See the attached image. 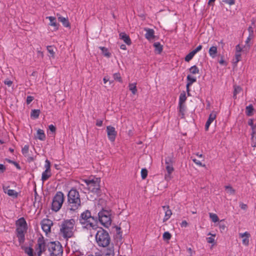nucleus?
Masks as SVG:
<instances>
[{"label":"nucleus","mask_w":256,"mask_h":256,"mask_svg":"<svg viewBox=\"0 0 256 256\" xmlns=\"http://www.w3.org/2000/svg\"><path fill=\"white\" fill-rule=\"evenodd\" d=\"M218 52L217 47L216 46H211L208 50V53L210 56L212 58H214L216 56V54Z\"/></svg>","instance_id":"obj_21"},{"label":"nucleus","mask_w":256,"mask_h":256,"mask_svg":"<svg viewBox=\"0 0 256 256\" xmlns=\"http://www.w3.org/2000/svg\"><path fill=\"white\" fill-rule=\"evenodd\" d=\"M202 48V46L199 45L195 50H193L194 53L196 54L198 52L200 51Z\"/></svg>","instance_id":"obj_55"},{"label":"nucleus","mask_w":256,"mask_h":256,"mask_svg":"<svg viewBox=\"0 0 256 256\" xmlns=\"http://www.w3.org/2000/svg\"><path fill=\"white\" fill-rule=\"evenodd\" d=\"M114 250L113 248H110L106 249L104 252H103L100 256H114Z\"/></svg>","instance_id":"obj_22"},{"label":"nucleus","mask_w":256,"mask_h":256,"mask_svg":"<svg viewBox=\"0 0 256 256\" xmlns=\"http://www.w3.org/2000/svg\"><path fill=\"white\" fill-rule=\"evenodd\" d=\"M80 223L84 228L95 230L98 228L96 218L92 216L91 212L86 210L82 212L79 218Z\"/></svg>","instance_id":"obj_1"},{"label":"nucleus","mask_w":256,"mask_h":256,"mask_svg":"<svg viewBox=\"0 0 256 256\" xmlns=\"http://www.w3.org/2000/svg\"><path fill=\"white\" fill-rule=\"evenodd\" d=\"M224 2L230 5H233L235 3L234 0H224Z\"/></svg>","instance_id":"obj_53"},{"label":"nucleus","mask_w":256,"mask_h":256,"mask_svg":"<svg viewBox=\"0 0 256 256\" xmlns=\"http://www.w3.org/2000/svg\"><path fill=\"white\" fill-rule=\"evenodd\" d=\"M162 237L164 240H168L170 239L172 236L169 232H166L164 233Z\"/></svg>","instance_id":"obj_42"},{"label":"nucleus","mask_w":256,"mask_h":256,"mask_svg":"<svg viewBox=\"0 0 256 256\" xmlns=\"http://www.w3.org/2000/svg\"><path fill=\"white\" fill-rule=\"evenodd\" d=\"M48 129L52 132H55L56 128L53 124H50L48 126Z\"/></svg>","instance_id":"obj_54"},{"label":"nucleus","mask_w":256,"mask_h":256,"mask_svg":"<svg viewBox=\"0 0 256 256\" xmlns=\"http://www.w3.org/2000/svg\"><path fill=\"white\" fill-rule=\"evenodd\" d=\"M241 58V54L238 52H236L235 54V58L234 60V63L236 64L240 60Z\"/></svg>","instance_id":"obj_40"},{"label":"nucleus","mask_w":256,"mask_h":256,"mask_svg":"<svg viewBox=\"0 0 256 256\" xmlns=\"http://www.w3.org/2000/svg\"><path fill=\"white\" fill-rule=\"evenodd\" d=\"M165 163L166 165H172L174 164V160L172 156H168L165 159Z\"/></svg>","instance_id":"obj_33"},{"label":"nucleus","mask_w":256,"mask_h":256,"mask_svg":"<svg viewBox=\"0 0 256 256\" xmlns=\"http://www.w3.org/2000/svg\"><path fill=\"white\" fill-rule=\"evenodd\" d=\"M47 50L48 52L50 54L52 58L54 57V54L55 52L54 50L53 47L51 46H47Z\"/></svg>","instance_id":"obj_43"},{"label":"nucleus","mask_w":256,"mask_h":256,"mask_svg":"<svg viewBox=\"0 0 256 256\" xmlns=\"http://www.w3.org/2000/svg\"><path fill=\"white\" fill-rule=\"evenodd\" d=\"M4 83L5 84L8 86H10L12 84V82L10 80H6Z\"/></svg>","instance_id":"obj_56"},{"label":"nucleus","mask_w":256,"mask_h":256,"mask_svg":"<svg viewBox=\"0 0 256 256\" xmlns=\"http://www.w3.org/2000/svg\"><path fill=\"white\" fill-rule=\"evenodd\" d=\"M226 190L228 193L230 194H234L235 193V190L230 186H225Z\"/></svg>","instance_id":"obj_37"},{"label":"nucleus","mask_w":256,"mask_h":256,"mask_svg":"<svg viewBox=\"0 0 256 256\" xmlns=\"http://www.w3.org/2000/svg\"><path fill=\"white\" fill-rule=\"evenodd\" d=\"M166 168L167 172H168L169 174H172L174 170V168H173V164L166 165Z\"/></svg>","instance_id":"obj_48"},{"label":"nucleus","mask_w":256,"mask_h":256,"mask_svg":"<svg viewBox=\"0 0 256 256\" xmlns=\"http://www.w3.org/2000/svg\"><path fill=\"white\" fill-rule=\"evenodd\" d=\"M120 38L124 42L128 45L131 44V40L128 35L124 32H121L120 34Z\"/></svg>","instance_id":"obj_16"},{"label":"nucleus","mask_w":256,"mask_h":256,"mask_svg":"<svg viewBox=\"0 0 256 256\" xmlns=\"http://www.w3.org/2000/svg\"><path fill=\"white\" fill-rule=\"evenodd\" d=\"M216 112H212L209 116V118L206 122V126H205V128L206 130H208L209 126L212 124V122L215 120L216 118Z\"/></svg>","instance_id":"obj_13"},{"label":"nucleus","mask_w":256,"mask_h":256,"mask_svg":"<svg viewBox=\"0 0 256 256\" xmlns=\"http://www.w3.org/2000/svg\"><path fill=\"white\" fill-rule=\"evenodd\" d=\"M240 207L242 210H246L247 208V206L243 203L240 204Z\"/></svg>","instance_id":"obj_60"},{"label":"nucleus","mask_w":256,"mask_h":256,"mask_svg":"<svg viewBox=\"0 0 256 256\" xmlns=\"http://www.w3.org/2000/svg\"><path fill=\"white\" fill-rule=\"evenodd\" d=\"M34 98L32 96H28L26 98V104H30L33 100Z\"/></svg>","instance_id":"obj_52"},{"label":"nucleus","mask_w":256,"mask_h":256,"mask_svg":"<svg viewBox=\"0 0 256 256\" xmlns=\"http://www.w3.org/2000/svg\"><path fill=\"white\" fill-rule=\"evenodd\" d=\"M44 246H48V243H46L43 236L39 237L35 246V250L42 251V249Z\"/></svg>","instance_id":"obj_10"},{"label":"nucleus","mask_w":256,"mask_h":256,"mask_svg":"<svg viewBox=\"0 0 256 256\" xmlns=\"http://www.w3.org/2000/svg\"><path fill=\"white\" fill-rule=\"evenodd\" d=\"M148 176V170L146 168H142L141 170V176L142 179H145Z\"/></svg>","instance_id":"obj_44"},{"label":"nucleus","mask_w":256,"mask_h":256,"mask_svg":"<svg viewBox=\"0 0 256 256\" xmlns=\"http://www.w3.org/2000/svg\"><path fill=\"white\" fill-rule=\"evenodd\" d=\"M106 131L108 139L112 142H114L117 134L115 128L112 126H108Z\"/></svg>","instance_id":"obj_9"},{"label":"nucleus","mask_w":256,"mask_h":256,"mask_svg":"<svg viewBox=\"0 0 256 256\" xmlns=\"http://www.w3.org/2000/svg\"><path fill=\"white\" fill-rule=\"evenodd\" d=\"M50 176V170H45L42 174V180L43 182H44Z\"/></svg>","instance_id":"obj_23"},{"label":"nucleus","mask_w":256,"mask_h":256,"mask_svg":"<svg viewBox=\"0 0 256 256\" xmlns=\"http://www.w3.org/2000/svg\"><path fill=\"white\" fill-rule=\"evenodd\" d=\"M40 112L39 110H33L31 112V117H32L34 118H38Z\"/></svg>","instance_id":"obj_29"},{"label":"nucleus","mask_w":256,"mask_h":256,"mask_svg":"<svg viewBox=\"0 0 256 256\" xmlns=\"http://www.w3.org/2000/svg\"><path fill=\"white\" fill-rule=\"evenodd\" d=\"M162 208L165 213L163 219V222H166L170 218L172 214V212L168 206H162Z\"/></svg>","instance_id":"obj_11"},{"label":"nucleus","mask_w":256,"mask_h":256,"mask_svg":"<svg viewBox=\"0 0 256 256\" xmlns=\"http://www.w3.org/2000/svg\"><path fill=\"white\" fill-rule=\"evenodd\" d=\"M36 138L40 140H44L46 139V135L42 130L38 129L36 132Z\"/></svg>","instance_id":"obj_19"},{"label":"nucleus","mask_w":256,"mask_h":256,"mask_svg":"<svg viewBox=\"0 0 256 256\" xmlns=\"http://www.w3.org/2000/svg\"><path fill=\"white\" fill-rule=\"evenodd\" d=\"M17 237L18 239V242L20 244L24 242L25 240L24 234H17Z\"/></svg>","instance_id":"obj_41"},{"label":"nucleus","mask_w":256,"mask_h":256,"mask_svg":"<svg viewBox=\"0 0 256 256\" xmlns=\"http://www.w3.org/2000/svg\"><path fill=\"white\" fill-rule=\"evenodd\" d=\"M193 162L198 166H205V164H202L200 160H196V158L192 159Z\"/></svg>","instance_id":"obj_51"},{"label":"nucleus","mask_w":256,"mask_h":256,"mask_svg":"<svg viewBox=\"0 0 256 256\" xmlns=\"http://www.w3.org/2000/svg\"><path fill=\"white\" fill-rule=\"evenodd\" d=\"M188 226V222L186 220H184L182 222L181 224V226L182 227H186Z\"/></svg>","instance_id":"obj_62"},{"label":"nucleus","mask_w":256,"mask_h":256,"mask_svg":"<svg viewBox=\"0 0 256 256\" xmlns=\"http://www.w3.org/2000/svg\"><path fill=\"white\" fill-rule=\"evenodd\" d=\"M41 226L42 230L47 234L50 231L51 226H52V222L48 219H44L41 222Z\"/></svg>","instance_id":"obj_8"},{"label":"nucleus","mask_w":256,"mask_h":256,"mask_svg":"<svg viewBox=\"0 0 256 256\" xmlns=\"http://www.w3.org/2000/svg\"><path fill=\"white\" fill-rule=\"evenodd\" d=\"M144 30L146 32L145 38L148 40L154 39L155 38L154 31L153 29L149 28H144Z\"/></svg>","instance_id":"obj_12"},{"label":"nucleus","mask_w":256,"mask_h":256,"mask_svg":"<svg viewBox=\"0 0 256 256\" xmlns=\"http://www.w3.org/2000/svg\"><path fill=\"white\" fill-rule=\"evenodd\" d=\"M240 236L242 238V244L245 246H248L249 244V238L250 237V234L246 232L244 233L240 234Z\"/></svg>","instance_id":"obj_14"},{"label":"nucleus","mask_w":256,"mask_h":256,"mask_svg":"<svg viewBox=\"0 0 256 256\" xmlns=\"http://www.w3.org/2000/svg\"><path fill=\"white\" fill-rule=\"evenodd\" d=\"M214 236H215V235L214 234V235H212V236L207 238H206L207 242L209 244H212V243L214 242Z\"/></svg>","instance_id":"obj_50"},{"label":"nucleus","mask_w":256,"mask_h":256,"mask_svg":"<svg viewBox=\"0 0 256 256\" xmlns=\"http://www.w3.org/2000/svg\"><path fill=\"white\" fill-rule=\"evenodd\" d=\"M58 20L61 22L64 27L68 28L70 26V24L68 22V18L59 16L58 18Z\"/></svg>","instance_id":"obj_18"},{"label":"nucleus","mask_w":256,"mask_h":256,"mask_svg":"<svg viewBox=\"0 0 256 256\" xmlns=\"http://www.w3.org/2000/svg\"><path fill=\"white\" fill-rule=\"evenodd\" d=\"M189 70L192 74H198L200 72L199 69L196 66H194L190 68Z\"/></svg>","instance_id":"obj_31"},{"label":"nucleus","mask_w":256,"mask_h":256,"mask_svg":"<svg viewBox=\"0 0 256 256\" xmlns=\"http://www.w3.org/2000/svg\"><path fill=\"white\" fill-rule=\"evenodd\" d=\"M50 21V25L55 28V30L58 29V24L56 23V18L54 16H48L46 18Z\"/></svg>","instance_id":"obj_20"},{"label":"nucleus","mask_w":256,"mask_h":256,"mask_svg":"<svg viewBox=\"0 0 256 256\" xmlns=\"http://www.w3.org/2000/svg\"><path fill=\"white\" fill-rule=\"evenodd\" d=\"M24 252L28 256H34V250L31 247H24L23 248Z\"/></svg>","instance_id":"obj_27"},{"label":"nucleus","mask_w":256,"mask_h":256,"mask_svg":"<svg viewBox=\"0 0 256 256\" xmlns=\"http://www.w3.org/2000/svg\"><path fill=\"white\" fill-rule=\"evenodd\" d=\"M6 170V168L2 164H0V170L2 172H4V171Z\"/></svg>","instance_id":"obj_63"},{"label":"nucleus","mask_w":256,"mask_h":256,"mask_svg":"<svg viewBox=\"0 0 256 256\" xmlns=\"http://www.w3.org/2000/svg\"><path fill=\"white\" fill-rule=\"evenodd\" d=\"M252 134H256V124H254V126L252 128Z\"/></svg>","instance_id":"obj_64"},{"label":"nucleus","mask_w":256,"mask_h":256,"mask_svg":"<svg viewBox=\"0 0 256 256\" xmlns=\"http://www.w3.org/2000/svg\"><path fill=\"white\" fill-rule=\"evenodd\" d=\"M179 112L180 114L182 115V118L184 114V110H185V106L184 104H179Z\"/></svg>","instance_id":"obj_39"},{"label":"nucleus","mask_w":256,"mask_h":256,"mask_svg":"<svg viewBox=\"0 0 256 256\" xmlns=\"http://www.w3.org/2000/svg\"><path fill=\"white\" fill-rule=\"evenodd\" d=\"M46 170H50V162L48 160H46L44 165Z\"/></svg>","instance_id":"obj_49"},{"label":"nucleus","mask_w":256,"mask_h":256,"mask_svg":"<svg viewBox=\"0 0 256 256\" xmlns=\"http://www.w3.org/2000/svg\"><path fill=\"white\" fill-rule=\"evenodd\" d=\"M195 54H196L194 53V52L193 50L192 51L186 56L184 58L186 62H189L192 58L194 56Z\"/></svg>","instance_id":"obj_36"},{"label":"nucleus","mask_w":256,"mask_h":256,"mask_svg":"<svg viewBox=\"0 0 256 256\" xmlns=\"http://www.w3.org/2000/svg\"><path fill=\"white\" fill-rule=\"evenodd\" d=\"M3 190L5 193H6L10 196L16 197L18 196L16 192L13 190L8 189V187L3 186Z\"/></svg>","instance_id":"obj_17"},{"label":"nucleus","mask_w":256,"mask_h":256,"mask_svg":"<svg viewBox=\"0 0 256 256\" xmlns=\"http://www.w3.org/2000/svg\"><path fill=\"white\" fill-rule=\"evenodd\" d=\"M170 174H169L168 172V174H166V175H165V179L166 180L168 181V180H170L171 179Z\"/></svg>","instance_id":"obj_59"},{"label":"nucleus","mask_w":256,"mask_h":256,"mask_svg":"<svg viewBox=\"0 0 256 256\" xmlns=\"http://www.w3.org/2000/svg\"><path fill=\"white\" fill-rule=\"evenodd\" d=\"M248 30L249 32V33H250V35L249 36H252V34H253V29H252V26H250L248 28Z\"/></svg>","instance_id":"obj_61"},{"label":"nucleus","mask_w":256,"mask_h":256,"mask_svg":"<svg viewBox=\"0 0 256 256\" xmlns=\"http://www.w3.org/2000/svg\"><path fill=\"white\" fill-rule=\"evenodd\" d=\"M187 80L188 81L186 84V91L188 92V94H189L190 88L189 87L191 86L192 83L194 82L196 80V78L194 77H192L190 75H188L187 76Z\"/></svg>","instance_id":"obj_15"},{"label":"nucleus","mask_w":256,"mask_h":256,"mask_svg":"<svg viewBox=\"0 0 256 256\" xmlns=\"http://www.w3.org/2000/svg\"><path fill=\"white\" fill-rule=\"evenodd\" d=\"M136 84L132 83L128 84L129 90L132 92L133 94H136L137 92Z\"/></svg>","instance_id":"obj_24"},{"label":"nucleus","mask_w":256,"mask_h":256,"mask_svg":"<svg viewBox=\"0 0 256 256\" xmlns=\"http://www.w3.org/2000/svg\"><path fill=\"white\" fill-rule=\"evenodd\" d=\"M113 78L116 80H118L119 82H122V78L119 73H115L114 74Z\"/></svg>","instance_id":"obj_46"},{"label":"nucleus","mask_w":256,"mask_h":256,"mask_svg":"<svg viewBox=\"0 0 256 256\" xmlns=\"http://www.w3.org/2000/svg\"><path fill=\"white\" fill-rule=\"evenodd\" d=\"M96 240L98 244L102 247L107 246L110 241L108 233L102 228L97 232L96 235Z\"/></svg>","instance_id":"obj_4"},{"label":"nucleus","mask_w":256,"mask_h":256,"mask_svg":"<svg viewBox=\"0 0 256 256\" xmlns=\"http://www.w3.org/2000/svg\"><path fill=\"white\" fill-rule=\"evenodd\" d=\"M154 46L155 48V50L158 52V54H160L162 50V46L158 42H154Z\"/></svg>","instance_id":"obj_26"},{"label":"nucleus","mask_w":256,"mask_h":256,"mask_svg":"<svg viewBox=\"0 0 256 256\" xmlns=\"http://www.w3.org/2000/svg\"><path fill=\"white\" fill-rule=\"evenodd\" d=\"M98 218L100 222L104 226L108 228L112 223V220L110 217V214L108 211L104 210L99 212Z\"/></svg>","instance_id":"obj_7"},{"label":"nucleus","mask_w":256,"mask_h":256,"mask_svg":"<svg viewBox=\"0 0 256 256\" xmlns=\"http://www.w3.org/2000/svg\"><path fill=\"white\" fill-rule=\"evenodd\" d=\"M81 206V200L78 191L74 188L71 189L68 194V208L75 212Z\"/></svg>","instance_id":"obj_3"},{"label":"nucleus","mask_w":256,"mask_h":256,"mask_svg":"<svg viewBox=\"0 0 256 256\" xmlns=\"http://www.w3.org/2000/svg\"><path fill=\"white\" fill-rule=\"evenodd\" d=\"M26 228L18 227L16 228L17 234H24Z\"/></svg>","instance_id":"obj_47"},{"label":"nucleus","mask_w":256,"mask_h":256,"mask_svg":"<svg viewBox=\"0 0 256 256\" xmlns=\"http://www.w3.org/2000/svg\"><path fill=\"white\" fill-rule=\"evenodd\" d=\"M88 190L96 194H98L100 191V180L98 178L92 180H84Z\"/></svg>","instance_id":"obj_6"},{"label":"nucleus","mask_w":256,"mask_h":256,"mask_svg":"<svg viewBox=\"0 0 256 256\" xmlns=\"http://www.w3.org/2000/svg\"><path fill=\"white\" fill-rule=\"evenodd\" d=\"M102 120H97L96 122V125L98 126H101L102 125Z\"/></svg>","instance_id":"obj_57"},{"label":"nucleus","mask_w":256,"mask_h":256,"mask_svg":"<svg viewBox=\"0 0 256 256\" xmlns=\"http://www.w3.org/2000/svg\"><path fill=\"white\" fill-rule=\"evenodd\" d=\"M252 146L256 147V134H252Z\"/></svg>","instance_id":"obj_45"},{"label":"nucleus","mask_w":256,"mask_h":256,"mask_svg":"<svg viewBox=\"0 0 256 256\" xmlns=\"http://www.w3.org/2000/svg\"><path fill=\"white\" fill-rule=\"evenodd\" d=\"M254 108L252 104L247 106L246 108V113L247 116H251L253 114Z\"/></svg>","instance_id":"obj_25"},{"label":"nucleus","mask_w":256,"mask_h":256,"mask_svg":"<svg viewBox=\"0 0 256 256\" xmlns=\"http://www.w3.org/2000/svg\"><path fill=\"white\" fill-rule=\"evenodd\" d=\"M76 221L74 219L66 220L62 221L60 226V234L62 237L68 240L74 235Z\"/></svg>","instance_id":"obj_2"},{"label":"nucleus","mask_w":256,"mask_h":256,"mask_svg":"<svg viewBox=\"0 0 256 256\" xmlns=\"http://www.w3.org/2000/svg\"><path fill=\"white\" fill-rule=\"evenodd\" d=\"M248 124L249 126H251L252 128L254 126V124H254V122H253V120L252 119H250V120H248Z\"/></svg>","instance_id":"obj_58"},{"label":"nucleus","mask_w":256,"mask_h":256,"mask_svg":"<svg viewBox=\"0 0 256 256\" xmlns=\"http://www.w3.org/2000/svg\"><path fill=\"white\" fill-rule=\"evenodd\" d=\"M18 224L19 226L18 227L26 228V222L25 220L22 218L18 220Z\"/></svg>","instance_id":"obj_30"},{"label":"nucleus","mask_w":256,"mask_h":256,"mask_svg":"<svg viewBox=\"0 0 256 256\" xmlns=\"http://www.w3.org/2000/svg\"><path fill=\"white\" fill-rule=\"evenodd\" d=\"M242 90V88L239 86H234V98H236V95L239 94Z\"/></svg>","instance_id":"obj_35"},{"label":"nucleus","mask_w":256,"mask_h":256,"mask_svg":"<svg viewBox=\"0 0 256 256\" xmlns=\"http://www.w3.org/2000/svg\"><path fill=\"white\" fill-rule=\"evenodd\" d=\"M210 217L214 222H216L219 220L218 216L215 214L210 213Z\"/></svg>","instance_id":"obj_38"},{"label":"nucleus","mask_w":256,"mask_h":256,"mask_svg":"<svg viewBox=\"0 0 256 256\" xmlns=\"http://www.w3.org/2000/svg\"><path fill=\"white\" fill-rule=\"evenodd\" d=\"M28 150H29V146L28 145H25L22 150V154L24 156H28Z\"/></svg>","instance_id":"obj_34"},{"label":"nucleus","mask_w":256,"mask_h":256,"mask_svg":"<svg viewBox=\"0 0 256 256\" xmlns=\"http://www.w3.org/2000/svg\"><path fill=\"white\" fill-rule=\"evenodd\" d=\"M64 201V195L61 192H58L54 196L52 204V210L54 212L58 211L62 208Z\"/></svg>","instance_id":"obj_5"},{"label":"nucleus","mask_w":256,"mask_h":256,"mask_svg":"<svg viewBox=\"0 0 256 256\" xmlns=\"http://www.w3.org/2000/svg\"><path fill=\"white\" fill-rule=\"evenodd\" d=\"M186 99V93L184 92H182L179 98V104H184Z\"/></svg>","instance_id":"obj_28"},{"label":"nucleus","mask_w":256,"mask_h":256,"mask_svg":"<svg viewBox=\"0 0 256 256\" xmlns=\"http://www.w3.org/2000/svg\"><path fill=\"white\" fill-rule=\"evenodd\" d=\"M99 48L102 50V53L104 56L108 58L110 57V54L108 52V48L102 46H100Z\"/></svg>","instance_id":"obj_32"}]
</instances>
